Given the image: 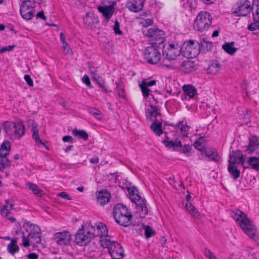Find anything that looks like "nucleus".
<instances>
[{
	"label": "nucleus",
	"mask_w": 259,
	"mask_h": 259,
	"mask_svg": "<svg viewBox=\"0 0 259 259\" xmlns=\"http://www.w3.org/2000/svg\"><path fill=\"white\" fill-rule=\"evenodd\" d=\"M231 216L246 235L255 242L259 241V236L256 228L243 211L236 209L232 211Z\"/></svg>",
	"instance_id": "nucleus-1"
},
{
	"label": "nucleus",
	"mask_w": 259,
	"mask_h": 259,
	"mask_svg": "<svg viewBox=\"0 0 259 259\" xmlns=\"http://www.w3.org/2000/svg\"><path fill=\"white\" fill-rule=\"evenodd\" d=\"M113 215L115 222L119 225L127 227L132 223V212L122 204H117L114 207Z\"/></svg>",
	"instance_id": "nucleus-2"
},
{
	"label": "nucleus",
	"mask_w": 259,
	"mask_h": 259,
	"mask_svg": "<svg viewBox=\"0 0 259 259\" xmlns=\"http://www.w3.org/2000/svg\"><path fill=\"white\" fill-rule=\"evenodd\" d=\"M95 227L90 223L82 225L75 234V243L79 246L87 245L95 237Z\"/></svg>",
	"instance_id": "nucleus-3"
},
{
	"label": "nucleus",
	"mask_w": 259,
	"mask_h": 259,
	"mask_svg": "<svg viewBox=\"0 0 259 259\" xmlns=\"http://www.w3.org/2000/svg\"><path fill=\"white\" fill-rule=\"evenodd\" d=\"M212 17L208 12L202 11L197 15L194 23V29L199 32L206 31L211 26Z\"/></svg>",
	"instance_id": "nucleus-4"
},
{
	"label": "nucleus",
	"mask_w": 259,
	"mask_h": 259,
	"mask_svg": "<svg viewBox=\"0 0 259 259\" xmlns=\"http://www.w3.org/2000/svg\"><path fill=\"white\" fill-rule=\"evenodd\" d=\"M101 246L108 248L109 253L113 259H122L124 256V251L122 246L112 239L104 238L101 240Z\"/></svg>",
	"instance_id": "nucleus-5"
},
{
	"label": "nucleus",
	"mask_w": 259,
	"mask_h": 259,
	"mask_svg": "<svg viewBox=\"0 0 259 259\" xmlns=\"http://www.w3.org/2000/svg\"><path fill=\"white\" fill-rule=\"evenodd\" d=\"M128 193L131 200L139 207L140 210V217H145L148 213V208L146 205V201L139 194L138 190L135 187L128 189Z\"/></svg>",
	"instance_id": "nucleus-6"
},
{
	"label": "nucleus",
	"mask_w": 259,
	"mask_h": 259,
	"mask_svg": "<svg viewBox=\"0 0 259 259\" xmlns=\"http://www.w3.org/2000/svg\"><path fill=\"white\" fill-rule=\"evenodd\" d=\"M183 55L187 58H194L199 54V43L195 40L186 41L181 47Z\"/></svg>",
	"instance_id": "nucleus-7"
},
{
	"label": "nucleus",
	"mask_w": 259,
	"mask_h": 259,
	"mask_svg": "<svg viewBox=\"0 0 259 259\" xmlns=\"http://www.w3.org/2000/svg\"><path fill=\"white\" fill-rule=\"evenodd\" d=\"M4 126L5 132L9 135H14L15 137L19 138L24 135L25 126L22 121H7L5 123Z\"/></svg>",
	"instance_id": "nucleus-8"
},
{
	"label": "nucleus",
	"mask_w": 259,
	"mask_h": 259,
	"mask_svg": "<svg viewBox=\"0 0 259 259\" xmlns=\"http://www.w3.org/2000/svg\"><path fill=\"white\" fill-rule=\"evenodd\" d=\"M144 34L150 38L152 41L151 45H160L165 41L164 32L163 31L155 28H145L143 30Z\"/></svg>",
	"instance_id": "nucleus-9"
},
{
	"label": "nucleus",
	"mask_w": 259,
	"mask_h": 259,
	"mask_svg": "<svg viewBox=\"0 0 259 259\" xmlns=\"http://www.w3.org/2000/svg\"><path fill=\"white\" fill-rule=\"evenodd\" d=\"M35 2L31 0H23L20 6V13L25 20H31L33 16L35 7Z\"/></svg>",
	"instance_id": "nucleus-10"
},
{
	"label": "nucleus",
	"mask_w": 259,
	"mask_h": 259,
	"mask_svg": "<svg viewBox=\"0 0 259 259\" xmlns=\"http://www.w3.org/2000/svg\"><path fill=\"white\" fill-rule=\"evenodd\" d=\"M157 46L151 45L145 50L144 58L148 63L156 64L160 61L161 54L157 49Z\"/></svg>",
	"instance_id": "nucleus-11"
},
{
	"label": "nucleus",
	"mask_w": 259,
	"mask_h": 259,
	"mask_svg": "<svg viewBox=\"0 0 259 259\" xmlns=\"http://www.w3.org/2000/svg\"><path fill=\"white\" fill-rule=\"evenodd\" d=\"M181 52V47L178 44L166 43L163 45L162 54L167 60H175Z\"/></svg>",
	"instance_id": "nucleus-12"
},
{
	"label": "nucleus",
	"mask_w": 259,
	"mask_h": 259,
	"mask_svg": "<svg viewBox=\"0 0 259 259\" xmlns=\"http://www.w3.org/2000/svg\"><path fill=\"white\" fill-rule=\"evenodd\" d=\"M252 10L251 2L248 0H240L236 3L233 8V13L238 16H245Z\"/></svg>",
	"instance_id": "nucleus-13"
},
{
	"label": "nucleus",
	"mask_w": 259,
	"mask_h": 259,
	"mask_svg": "<svg viewBox=\"0 0 259 259\" xmlns=\"http://www.w3.org/2000/svg\"><path fill=\"white\" fill-rule=\"evenodd\" d=\"M23 228L28 233L29 236L34 239V243L37 244L41 243L40 229L37 225L28 222L24 224Z\"/></svg>",
	"instance_id": "nucleus-14"
},
{
	"label": "nucleus",
	"mask_w": 259,
	"mask_h": 259,
	"mask_svg": "<svg viewBox=\"0 0 259 259\" xmlns=\"http://www.w3.org/2000/svg\"><path fill=\"white\" fill-rule=\"evenodd\" d=\"M54 239L58 245L67 246L70 244L72 236L66 231L59 232L55 234Z\"/></svg>",
	"instance_id": "nucleus-15"
},
{
	"label": "nucleus",
	"mask_w": 259,
	"mask_h": 259,
	"mask_svg": "<svg viewBox=\"0 0 259 259\" xmlns=\"http://www.w3.org/2000/svg\"><path fill=\"white\" fill-rule=\"evenodd\" d=\"M27 125L31 128L32 132V138L35 140L36 143L43 146L45 145V143L41 140L39 136V130L37 128V124L33 119H29L27 121Z\"/></svg>",
	"instance_id": "nucleus-16"
},
{
	"label": "nucleus",
	"mask_w": 259,
	"mask_h": 259,
	"mask_svg": "<svg viewBox=\"0 0 259 259\" xmlns=\"http://www.w3.org/2000/svg\"><path fill=\"white\" fill-rule=\"evenodd\" d=\"M95 232V237L99 236L100 237V242L101 244V240L104 238H107L110 240L112 239V237L108 235V229L106 226L101 222L96 224Z\"/></svg>",
	"instance_id": "nucleus-17"
},
{
	"label": "nucleus",
	"mask_w": 259,
	"mask_h": 259,
	"mask_svg": "<svg viewBox=\"0 0 259 259\" xmlns=\"http://www.w3.org/2000/svg\"><path fill=\"white\" fill-rule=\"evenodd\" d=\"M257 150L256 154L259 155V138L256 136H250L248 138V144L245 151L251 153Z\"/></svg>",
	"instance_id": "nucleus-18"
},
{
	"label": "nucleus",
	"mask_w": 259,
	"mask_h": 259,
	"mask_svg": "<svg viewBox=\"0 0 259 259\" xmlns=\"http://www.w3.org/2000/svg\"><path fill=\"white\" fill-rule=\"evenodd\" d=\"M6 204L2 206L1 208V215L7 218L9 221L12 223H16V220L13 217H10L11 214L10 210L13 209V204L9 202L8 200H6Z\"/></svg>",
	"instance_id": "nucleus-19"
},
{
	"label": "nucleus",
	"mask_w": 259,
	"mask_h": 259,
	"mask_svg": "<svg viewBox=\"0 0 259 259\" xmlns=\"http://www.w3.org/2000/svg\"><path fill=\"white\" fill-rule=\"evenodd\" d=\"M144 4V0H128L126 7L131 11L137 13L143 9Z\"/></svg>",
	"instance_id": "nucleus-20"
},
{
	"label": "nucleus",
	"mask_w": 259,
	"mask_h": 259,
	"mask_svg": "<svg viewBox=\"0 0 259 259\" xmlns=\"http://www.w3.org/2000/svg\"><path fill=\"white\" fill-rule=\"evenodd\" d=\"M97 201L101 205H104L109 202L111 195L106 190L99 191L96 195Z\"/></svg>",
	"instance_id": "nucleus-21"
},
{
	"label": "nucleus",
	"mask_w": 259,
	"mask_h": 259,
	"mask_svg": "<svg viewBox=\"0 0 259 259\" xmlns=\"http://www.w3.org/2000/svg\"><path fill=\"white\" fill-rule=\"evenodd\" d=\"M230 159L228 161L229 163L233 164L241 163L243 165L245 160L242 152L240 150H237L233 152L232 154H230Z\"/></svg>",
	"instance_id": "nucleus-22"
},
{
	"label": "nucleus",
	"mask_w": 259,
	"mask_h": 259,
	"mask_svg": "<svg viewBox=\"0 0 259 259\" xmlns=\"http://www.w3.org/2000/svg\"><path fill=\"white\" fill-rule=\"evenodd\" d=\"M183 91L185 95H186V99H187V97H188V99H192L197 95V90L195 88L191 85H184L183 86Z\"/></svg>",
	"instance_id": "nucleus-23"
},
{
	"label": "nucleus",
	"mask_w": 259,
	"mask_h": 259,
	"mask_svg": "<svg viewBox=\"0 0 259 259\" xmlns=\"http://www.w3.org/2000/svg\"><path fill=\"white\" fill-rule=\"evenodd\" d=\"M163 143L166 147L168 148H172L175 150H178L179 147H181V142L180 141L175 140V141L170 140L168 137H165L163 141Z\"/></svg>",
	"instance_id": "nucleus-24"
},
{
	"label": "nucleus",
	"mask_w": 259,
	"mask_h": 259,
	"mask_svg": "<svg viewBox=\"0 0 259 259\" xmlns=\"http://www.w3.org/2000/svg\"><path fill=\"white\" fill-rule=\"evenodd\" d=\"M222 69V65L221 63L216 60H212L207 69L208 72L212 74H216L218 73Z\"/></svg>",
	"instance_id": "nucleus-25"
},
{
	"label": "nucleus",
	"mask_w": 259,
	"mask_h": 259,
	"mask_svg": "<svg viewBox=\"0 0 259 259\" xmlns=\"http://www.w3.org/2000/svg\"><path fill=\"white\" fill-rule=\"evenodd\" d=\"M180 69L184 73H189L193 71L195 68L193 62L187 61L182 62L180 66Z\"/></svg>",
	"instance_id": "nucleus-26"
},
{
	"label": "nucleus",
	"mask_w": 259,
	"mask_h": 259,
	"mask_svg": "<svg viewBox=\"0 0 259 259\" xmlns=\"http://www.w3.org/2000/svg\"><path fill=\"white\" fill-rule=\"evenodd\" d=\"M98 11L101 13L103 16L107 20L109 19L111 17L113 13V10L112 6H99L98 7Z\"/></svg>",
	"instance_id": "nucleus-27"
},
{
	"label": "nucleus",
	"mask_w": 259,
	"mask_h": 259,
	"mask_svg": "<svg viewBox=\"0 0 259 259\" xmlns=\"http://www.w3.org/2000/svg\"><path fill=\"white\" fill-rule=\"evenodd\" d=\"M205 156L207 158V160H211L213 162H219L221 158L215 150H207L204 151Z\"/></svg>",
	"instance_id": "nucleus-28"
},
{
	"label": "nucleus",
	"mask_w": 259,
	"mask_h": 259,
	"mask_svg": "<svg viewBox=\"0 0 259 259\" xmlns=\"http://www.w3.org/2000/svg\"><path fill=\"white\" fill-rule=\"evenodd\" d=\"M228 170L233 180H236L240 177V172L238 169L236 164L229 163Z\"/></svg>",
	"instance_id": "nucleus-29"
},
{
	"label": "nucleus",
	"mask_w": 259,
	"mask_h": 259,
	"mask_svg": "<svg viewBox=\"0 0 259 259\" xmlns=\"http://www.w3.org/2000/svg\"><path fill=\"white\" fill-rule=\"evenodd\" d=\"M151 129L158 136H161L163 133L162 130V123L157 120H155L150 126Z\"/></svg>",
	"instance_id": "nucleus-30"
},
{
	"label": "nucleus",
	"mask_w": 259,
	"mask_h": 259,
	"mask_svg": "<svg viewBox=\"0 0 259 259\" xmlns=\"http://www.w3.org/2000/svg\"><path fill=\"white\" fill-rule=\"evenodd\" d=\"M8 251L11 254H14L19 250V247L17 245V240L14 238L11 239V242L8 245Z\"/></svg>",
	"instance_id": "nucleus-31"
},
{
	"label": "nucleus",
	"mask_w": 259,
	"mask_h": 259,
	"mask_svg": "<svg viewBox=\"0 0 259 259\" xmlns=\"http://www.w3.org/2000/svg\"><path fill=\"white\" fill-rule=\"evenodd\" d=\"M26 186L35 195L38 197H41L42 196V191L40 190L36 184L31 182H27Z\"/></svg>",
	"instance_id": "nucleus-32"
},
{
	"label": "nucleus",
	"mask_w": 259,
	"mask_h": 259,
	"mask_svg": "<svg viewBox=\"0 0 259 259\" xmlns=\"http://www.w3.org/2000/svg\"><path fill=\"white\" fill-rule=\"evenodd\" d=\"M11 150V144L8 141L4 142L0 147V156H7Z\"/></svg>",
	"instance_id": "nucleus-33"
},
{
	"label": "nucleus",
	"mask_w": 259,
	"mask_h": 259,
	"mask_svg": "<svg viewBox=\"0 0 259 259\" xmlns=\"http://www.w3.org/2000/svg\"><path fill=\"white\" fill-rule=\"evenodd\" d=\"M247 163L251 168L259 170V158L255 156L250 157L248 158Z\"/></svg>",
	"instance_id": "nucleus-34"
},
{
	"label": "nucleus",
	"mask_w": 259,
	"mask_h": 259,
	"mask_svg": "<svg viewBox=\"0 0 259 259\" xmlns=\"http://www.w3.org/2000/svg\"><path fill=\"white\" fill-rule=\"evenodd\" d=\"M234 44V42L225 43L223 45L222 48L228 54L232 55L234 54L236 51H237V49L233 47Z\"/></svg>",
	"instance_id": "nucleus-35"
},
{
	"label": "nucleus",
	"mask_w": 259,
	"mask_h": 259,
	"mask_svg": "<svg viewBox=\"0 0 259 259\" xmlns=\"http://www.w3.org/2000/svg\"><path fill=\"white\" fill-rule=\"evenodd\" d=\"M185 207L186 209L194 217L198 218L200 215L199 212L195 207L190 202L185 203Z\"/></svg>",
	"instance_id": "nucleus-36"
},
{
	"label": "nucleus",
	"mask_w": 259,
	"mask_h": 259,
	"mask_svg": "<svg viewBox=\"0 0 259 259\" xmlns=\"http://www.w3.org/2000/svg\"><path fill=\"white\" fill-rule=\"evenodd\" d=\"M178 128L180 130L183 137H187L189 134V127L184 122H180L177 125Z\"/></svg>",
	"instance_id": "nucleus-37"
},
{
	"label": "nucleus",
	"mask_w": 259,
	"mask_h": 259,
	"mask_svg": "<svg viewBox=\"0 0 259 259\" xmlns=\"http://www.w3.org/2000/svg\"><path fill=\"white\" fill-rule=\"evenodd\" d=\"M11 162L7 156H0V170L3 171L5 168L9 167Z\"/></svg>",
	"instance_id": "nucleus-38"
},
{
	"label": "nucleus",
	"mask_w": 259,
	"mask_h": 259,
	"mask_svg": "<svg viewBox=\"0 0 259 259\" xmlns=\"http://www.w3.org/2000/svg\"><path fill=\"white\" fill-rule=\"evenodd\" d=\"M72 134L75 136H78L80 138L87 141L89 138L88 134L83 130H77L76 129L72 131Z\"/></svg>",
	"instance_id": "nucleus-39"
},
{
	"label": "nucleus",
	"mask_w": 259,
	"mask_h": 259,
	"mask_svg": "<svg viewBox=\"0 0 259 259\" xmlns=\"http://www.w3.org/2000/svg\"><path fill=\"white\" fill-rule=\"evenodd\" d=\"M197 0H187L184 3V6L185 8L186 9L190 8L191 11L193 10H195L197 7Z\"/></svg>",
	"instance_id": "nucleus-40"
},
{
	"label": "nucleus",
	"mask_w": 259,
	"mask_h": 259,
	"mask_svg": "<svg viewBox=\"0 0 259 259\" xmlns=\"http://www.w3.org/2000/svg\"><path fill=\"white\" fill-rule=\"evenodd\" d=\"M150 107L151 109H148L147 112H148L151 117H156L157 116L160 114V111L157 106L150 105Z\"/></svg>",
	"instance_id": "nucleus-41"
},
{
	"label": "nucleus",
	"mask_w": 259,
	"mask_h": 259,
	"mask_svg": "<svg viewBox=\"0 0 259 259\" xmlns=\"http://www.w3.org/2000/svg\"><path fill=\"white\" fill-rule=\"evenodd\" d=\"M192 146L189 144H186L182 146L181 144V147H179V150L181 153L188 154L190 153L192 150Z\"/></svg>",
	"instance_id": "nucleus-42"
},
{
	"label": "nucleus",
	"mask_w": 259,
	"mask_h": 259,
	"mask_svg": "<svg viewBox=\"0 0 259 259\" xmlns=\"http://www.w3.org/2000/svg\"><path fill=\"white\" fill-rule=\"evenodd\" d=\"M144 230L145 236L147 238L151 237L155 235V231L152 228V227L149 226H146L144 227Z\"/></svg>",
	"instance_id": "nucleus-43"
},
{
	"label": "nucleus",
	"mask_w": 259,
	"mask_h": 259,
	"mask_svg": "<svg viewBox=\"0 0 259 259\" xmlns=\"http://www.w3.org/2000/svg\"><path fill=\"white\" fill-rule=\"evenodd\" d=\"M139 87L141 89L142 95L144 98H148L150 95V89L148 87L143 85L141 83L139 84Z\"/></svg>",
	"instance_id": "nucleus-44"
},
{
	"label": "nucleus",
	"mask_w": 259,
	"mask_h": 259,
	"mask_svg": "<svg viewBox=\"0 0 259 259\" xmlns=\"http://www.w3.org/2000/svg\"><path fill=\"white\" fill-rule=\"evenodd\" d=\"M156 81L155 80H149L148 79H144L142 82L141 84L143 85H145L147 87H152L156 84Z\"/></svg>",
	"instance_id": "nucleus-45"
},
{
	"label": "nucleus",
	"mask_w": 259,
	"mask_h": 259,
	"mask_svg": "<svg viewBox=\"0 0 259 259\" xmlns=\"http://www.w3.org/2000/svg\"><path fill=\"white\" fill-rule=\"evenodd\" d=\"M62 44L63 53L66 55H71L72 53V51L67 42L63 43Z\"/></svg>",
	"instance_id": "nucleus-46"
},
{
	"label": "nucleus",
	"mask_w": 259,
	"mask_h": 259,
	"mask_svg": "<svg viewBox=\"0 0 259 259\" xmlns=\"http://www.w3.org/2000/svg\"><path fill=\"white\" fill-rule=\"evenodd\" d=\"M248 28L251 31L259 29V21H253V23L248 25Z\"/></svg>",
	"instance_id": "nucleus-47"
},
{
	"label": "nucleus",
	"mask_w": 259,
	"mask_h": 259,
	"mask_svg": "<svg viewBox=\"0 0 259 259\" xmlns=\"http://www.w3.org/2000/svg\"><path fill=\"white\" fill-rule=\"evenodd\" d=\"M31 237L29 236V235L26 236L24 234L22 236V244L23 245L27 247L29 246V239H31Z\"/></svg>",
	"instance_id": "nucleus-48"
},
{
	"label": "nucleus",
	"mask_w": 259,
	"mask_h": 259,
	"mask_svg": "<svg viewBox=\"0 0 259 259\" xmlns=\"http://www.w3.org/2000/svg\"><path fill=\"white\" fill-rule=\"evenodd\" d=\"M113 29L114 33L116 34L121 35L122 34V31L120 30L119 28V23L116 20L113 26Z\"/></svg>",
	"instance_id": "nucleus-49"
},
{
	"label": "nucleus",
	"mask_w": 259,
	"mask_h": 259,
	"mask_svg": "<svg viewBox=\"0 0 259 259\" xmlns=\"http://www.w3.org/2000/svg\"><path fill=\"white\" fill-rule=\"evenodd\" d=\"M83 22L87 26H89L93 23L92 18L89 15L88 13L86 14L85 16L83 18Z\"/></svg>",
	"instance_id": "nucleus-50"
},
{
	"label": "nucleus",
	"mask_w": 259,
	"mask_h": 259,
	"mask_svg": "<svg viewBox=\"0 0 259 259\" xmlns=\"http://www.w3.org/2000/svg\"><path fill=\"white\" fill-rule=\"evenodd\" d=\"M96 81L99 84V85L104 90L105 92H108L104 85V81L102 80L101 77L99 78L98 80H97Z\"/></svg>",
	"instance_id": "nucleus-51"
},
{
	"label": "nucleus",
	"mask_w": 259,
	"mask_h": 259,
	"mask_svg": "<svg viewBox=\"0 0 259 259\" xmlns=\"http://www.w3.org/2000/svg\"><path fill=\"white\" fill-rule=\"evenodd\" d=\"M82 80L87 86L92 88L90 79L88 75H84L82 78Z\"/></svg>",
	"instance_id": "nucleus-52"
},
{
	"label": "nucleus",
	"mask_w": 259,
	"mask_h": 259,
	"mask_svg": "<svg viewBox=\"0 0 259 259\" xmlns=\"http://www.w3.org/2000/svg\"><path fill=\"white\" fill-rule=\"evenodd\" d=\"M15 48V46H8L7 47H3L0 50V53H3L6 52H9L12 51L13 49Z\"/></svg>",
	"instance_id": "nucleus-53"
},
{
	"label": "nucleus",
	"mask_w": 259,
	"mask_h": 259,
	"mask_svg": "<svg viewBox=\"0 0 259 259\" xmlns=\"http://www.w3.org/2000/svg\"><path fill=\"white\" fill-rule=\"evenodd\" d=\"M24 79L28 84L30 87H33V82L32 79L31 78L30 76L29 75H24Z\"/></svg>",
	"instance_id": "nucleus-54"
},
{
	"label": "nucleus",
	"mask_w": 259,
	"mask_h": 259,
	"mask_svg": "<svg viewBox=\"0 0 259 259\" xmlns=\"http://www.w3.org/2000/svg\"><path fill=\"white\" fill-rule=\"evenodd\" d=\"M253 21H259V6H256V10L255 13L253 12Z\"/></svg>",
	"instance_id": "nucleus-55"
},
{
	"label": "nucleus",
	"mask_w": 259,
	"mask_h": 259,
	"mask_svg": "<svg viewBox=\"0 0 259 259\" xmlns=\"http://www.w3.org/2000/svg\"><path fill=\"white\" fill-rule=\"evenodd\" d=\"M62 140L64 142L74 143V141L73 138L70 136H65L63 137Z\"/></svg>",
	"instance_id": "nucleus-56"
},
{
	"label": "nucleus",
	"mask_w": 259,
	"mask_h": 259,
	"mask_svg": "<svg viewBox=\"0 0 259 259\" xmlns=\"http://www.w3.org/2000/svg\"><path fill=\"white\" fill-rule=\"evenodd\" d=\"M89 112L93 115H100L101 114V112L99 110H97L96 108H91L89 109Z\"/></svg>",
	"instance_id": "nucleus-57"
},
{
	"label": "nucleus",
	"mask_w": 259,
	"mask_h": 259,
	"mask_svg": "<svg viewBox=\"0 0 259 259\" xmlns=\"http://www.w3.org/2000/svg\"><path fill=\"white\" fill-rule=\"evenodd\" d=\"M58 196L62 198L67 199V200H71V198L69 197V196L66 192H61L58 194Z\"/></svg>",
	"instance_id": "nucleus-58"
},
{
	"label": "nucleus",
	"mask_w": 259,
	"mask_h": 259,
	"mask_svg": "<svg viewBox=\"0 0 259 259\" xmlns=\"http://www.w3.org/2000/svg\"><path fill=\"white\" fill-rule=\"evenodd\" d=\"M27 257L29 259H38V255L35 253H30L28 254Z\"/></svg>",
	"instance_id": "nucleus-59"
},
{
	"label": "nucleus",
	"mask_w": 259,
	"mask_h": 259,
	"mask_svg": "<svg viewBox=\"0 0 259 259\" xmlns=\"http://www.w3.org/2000/svg\"><path fill=\"white\" fill-rule=\"evenodd\" d=\"M36 17L38 18H41L42 19L45 20L46 19V17L44 15V13L43 11H40L38 12L36 15Z\"/></svg>",
	"instance_id": "nucleus-60"
},
{
	"label": "nucleus",
	"mask_w": 259,
	"mask_h": 259,
	"mask_svg": "<svg viewBox=\"0 0 259 259\" xmlns=\"http://www.w3.org/2000/svg\"><path fill=\"white\" fill-rule=\"evenodd\" d=\"M60 40L62 44L67 42L66 41V36L64 33H63V32L60 33Z\"/></svg>",
	"instance_id": "nucleus-61"
},
{
	"label": "nucleus",
	"mask_w": 259,
	"mask_h": 259,
	"mask_svg": "<svg viewBox=\"0 0 259 259\" xmlns=\"http://www.w3.org/2000/svg\"><path fill=\"white\" fill-rule=\"evenodd\" d=\"M167 242V239L164 236H162L160 239V242L162 246L164 247V245Z\"/></svg>",
	"instance_id": "nucleus-62"
},
{
	"label": "nucleus",
	"mask_w": 259,
	"mask_h": 259,
	"mask_svg": "<svg viewBox=\"0 0 259 259\" xmlns=\"http://www.w3.org/2000/svg\"><path fill=\"white\" fill-rule=\"evenodd\" d=\"M205 254L209 258H210V257H211V256H213L212 253L210 252V251L209 249H208L207 248L205 249Z\"/></svg>",
	"instance_id": "nucleus-63"
},
{
	"label": "nucleus",
	"mask_w": 259,
	"mask_h": 259,
	"mask_svg": "<svg viewBox=\"0 0 259 259\" xmlns=\"http://www.w3.org/2000/svg\"><path fill=\"white\" fill-rule=\"evenodd\" d=\"M90 162L94 164H97L99 161V159L98 157H94L90 159Z\"/></svg>",
	"instance_id": "nucleus-64"
}]
</instances>
